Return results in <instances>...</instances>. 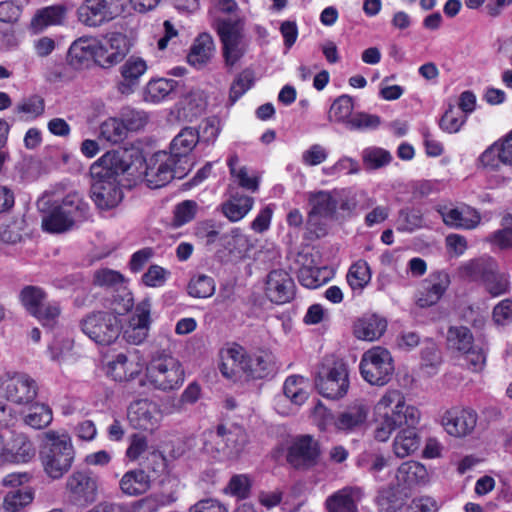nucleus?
<instances>
[{
	"instance_id": "nucleus-3",
	"label": "nucleus",
	"mask_w": 512,
	"mask_h": 512,
	"mask_svg": "<svg viewBox=\"0 0 512 512\" xmlns=\"http://www.w3.org/2000/svg\"><path fill=\"white\" fill-rule=\"evenodd\" d=\"M88 214V203L78 192H71L43 213L41 225L46 232L64 233L83 222Z\"/></svg>"
},
{
	"instance_id": "nucleus-49",
	"label": "nucleus",
	"mask_w": 512,
	"mask_h": 512,
	"mask_svg": "<svg viewBox=\"0 0 512 512\" xmlns=\"http://www.w3.org/2000/svg\"><path fill=\"white\" fill-rule=\"evenodd\" d=\"M187 289L191 297L209 298L215 293L216 285L212 277L198 274L190 279Z\"/></svg>"
},
{
	"instance_id": "nucleus-32",
	"label": "nucleus",
	"mask_w": 512,
	"mask_h": 512,
	"mask_svg": "<svg viewBox=\"0 0 512 512\" xmlns=\"http://www.w3.org/2000/svg\"><path fill=\"white\" fill-rule=\"evenodd\" d=\"M67 14V7L64 5H52L36 11L30 22V30L33 34L43 32L49 26L63 24Z\"/></svg>"
},
{
	"instance_id": "nucleus-17",
	"label": "nucleus",
	"mask_w": 512,
	"mask_h": 512,
	"mask_svg": "<svg viewBox=\"0 0 512 512\" xmlns=\"http://www.w3.org/2000/svg\"><path fill=\"white\" fill-rule=\"evenodd\" d=\"M316 387L321 395L329 399L344 397L349 388L348 369L343 363H336L324 376L316 379Z\"/></svg>"
},
{
	"instance_id": "nucleus-27",
	"label": "nucleus",
	"mask_w": 512,
	"mask_h": 512,
	"mask_svg": "<svg viewBox=\"0 0 512 512\" xmlns=\"http://www.w3.org/2000/svg\"><path fill=\"white\" fill-rule=\"evenodd\" d=\"M77 9L78 20L88 27H99L112 20L114 13L107 0H84Z\"/></svg>"
},
{
	"instance_id": "nucleus-44",
	"label": "nucleus",
	"mask_w": 512,
	"mask_h": 512,
	"mask_svg": "<svg viewBox=\"0 0 512 512\" xmlns=\"http://www.w3.org/2000/svg\"><path fill=\"white\" fill-rule=\"evenodd\" d=\"M390 458L381 453L364 452L358 460L357 466L366 470L377 481H382L381 472L389 466Z\"/></svg>"
},
{
	"instance_id": "nucleus-15",
	"label": "nucleus",
	"mask_w": 512,
	"mask_h": 512,
	"mask_svg": "<svg viewBox=\"0 0 512 512\" xmlns=\"http://www.w3.org/2000/svg\"><path fill=\"white\" fill-rule=\"evenodd\" d=\"M211 436L217 440L221 439L223 445L217 447V452H221L228 457L238 455L247 443V434L242 427L231 425L226 427L219 425L216 431H208L205 434V448L211 451Z\"/></svg>"
},
{
	"instance_id": "nucleus-42",
	"label": "nucleus",
	"mask_w": 512,
	"mask_h": 512,
	"mask_svg": "<svg viewBox=\"0 0 512 512\" xmlns=\"http://www.w3.org/2000/svg\"><path fill=\"white\" fill-rule=\"evenodd\" d=\"M199 142V132L192 127L183 128L172 140L170 153L174 159L187 156Z\"/></svg>"
},
{
	"instance_id": "nucleus-47",
	"label": "nucleus",
	"mask_w": 512,
	"mask_h": 512,
	"mask_svg": "<svg viewBox=\"0 0 512 512\" xmlns=\"http://www.w3.org/2000/svg\"><path fill=\"white\" fill-rule=\"evenodd\" d=\"M346 279L352 290L362 291L371 281L369 264L364 260H358L350 266Z\"/></svg>"
},
{
	"instance_id": "nucleus-36",
	"label": "nucleus",
	"mask_w": 512,
	"mask_h": 512,
	"mask_svg": "<svg viewBox=\"0 0 512 512\" xmlns=\"http://www.w3.org/2000/svg\"><path fill=\"white\" fill-rule=\"evenodd\" d=\"M141 371L138 362L130 360L127 355L120 353L107 363L106 373L115 381H128L134 379Z\"/></svg>"
},
{
	"instance_id": "nucleus-19",
	"label": "nucleus",
	"mask_w": 512,
	"mask_h": 512,
	"mask_svg": "<svg viewBox=\"0 0 512 512\" xmlns=\"http://www.w3.org/2000/svg\"><path fill=\"white\" fill-rule=\"evenodd\" d=\"M66 489L75 503L88 505L97 498V478L89 472L75 471L68 477Z\"/></svg>"
},
{
	"instance_id": "nucleus-14",
	"label": "nucleus",
	"mask_w": 512,
	"mask_h": 512,
	"mask_svg": "<svg viewBox=\"0 0 512 512\" xmlns=\"http://www.w3.org/2000/svg\"><path fill=\"white\" fill-rule=\"evenodd\" d=\"M339 192L334 189L331 191L319 190L307 193V201L310 207L307 217V225L310 229L319 224L320 220H330L336 215L338 207Z\"/></svg>"
},
{
	"instance_id": "nucleus-6",
	"label": "nucleus",
	"mask_w": 512,
	"mask_h": 512,
	"mask_svg": "<svg viewBox=\"0 0 512 512\" xmlns=\"http://www.w3.org/2000/svg\"><path fill=\"white\" fill-rule=\"evenodd\" d=\"M461 273L474 281H482L492 296H499L508 290V277L498 272L497 262L489 256L470 260L463 264Z\"/></svg>"
},
{
	"instance_id": "nucleus-35",
	"label": "nucleus",
	"mask_w": 512,
	"mask_h": 512,
	"mask_svg": "<svg viewBox=\"0 0 512 512\" xmlns=\"http://www.w3.org/2000/svg\"><path fill=\"white\" fill-rule=\"evenodd\" d=\"M387 329L385 318L370 314L358 319L354 324V335L361 340H378Z\"/></svg>"
},
{
	"instance_id": "nucleus-37",
	"label": "nucleus",
	"mask_w": 512,
	"mask_h": 512,
	"mask_svg": "<svg viewBox=\"0 0 512 512\" xmlns=\"http://www.w3.org/2000/svg\"><path fill=\"white\" fill-rule=\"evenodd\" d=\"M420 447V436L415 427L402 428L395 436L392 451L398 458H405L415 453Z\"/></svg>"
},
{
	"instance_id": "nucleus-38",
	"label": "nucleus",
	"mask_w": 512,
	"mask_h": 512,
	"mask_svg": "<svg viewBox=\"0 0 512 512\" xmlns=\"http://www.w3.org/2000/svg\"><path fill=\"white\" fill-rule=\"evenodd\" d=\"M97 39L93 37H80L69 47L68 58L71 64L81 65L90 59L96 62Z\"/></svg>"
},
{
	"instance_id": "nucleus-5",
	"label": "nucleus",
	"mask_w": 512,
	"mask_h": 512,
	"mask_svg": "<svg viewBox=\"0 0 512 512\" xmlns=\"http://www.w3.org/2000/svg\"><path fill=\"white\" fill-rule=\"evenodd\" d=\"M374 409L400 427H416L421 420L420 410L408 404L404 394L397 389L387 390L377 401Z\"/></svg>"
},
{
	"instance_id": "nucleus-63",
	"label": "nucleus",
	"mask_w": 512,
	"mask_h": 512,
	"mask_svg": "<svg viewBox=\"0 0 512 512\" xmlns=\"http://www.w3.org/2000/svg\"><path fill=\"white\" fill-rule=\"evenodd\" d=\"M479 162L482 166L496 170L500 164H504L502 156V140H498L490 145L484 152L479 156Z\"/></svg>"
},
{
	"instance_id": "nucleus-50",
	"label": "nucleus",
	"mask_w": 512,
	"mask_h": 512,
	"mask_svg": "<svg viewBox=\"0 0 512 512\" xmlns=\"http://www.w3.org/2000/svg\"><path fill=\"white\" fill-rule=\"evenodd\" d=\"M44 111V99L38 95L24 98L15 107V112L22 115L21 118L24 120H34L41 116Z\"/></svg>"
},
{
	"instance_id": "nucleus-26",
	"label": "nucleus",
	"mask_w": 512,
	"mask_h": 512,
	"mask_svg": "<svg viewBox=\"0 0 512 512\" xmlns=\"http://www.w3.org/2000/svg\"><path fill=\"white\" fill-rule=\"evenodd\" d=\"M150 301L145 299L141 301L135 310V314L131 317L128 326L124 330V338L128 343L139 345L148 336Z\"/></svg>"
},
{
	"instance_id": "nucleus-33",
	"label": "nucleus",
	"mask_w": 512,
	"mask_h": 512,
	"mask_svg": "<svg viewBox=\"0 0 512 512\" xmlns=\"http://www.w3.org/2000/svg\"><path fill=\"white\" fill-rule=\"evenodd\" d=\"M254 198L230 187L229 198L221 205V211L231 222L243 219L253 208Z\"/></svg>"
},
{
	"instance_id": "nucleus-46",
	"label": "nucleus",
	"mask_w": 512,
	"mask_h": 512,
	"mask_svg": "<svg viewBox=\"0 0 512 512\" xmlns=\"http://www.w3.org/2000/svg\"><path fill=\"white\" fill-rule=\"evenodd\" d=\"M473 340V335L467 327L451 326L448 329L447 345L450 349L464 354L465 352H469L474 346Z\"/></svg>"
},
{
	"instance_id": "nucleus-12",
	"label": "nucleus",
	"mask_w": 512,
	"mask_h": 512,
	"mask_svg": "<svg viewBox=\"0 0 512 512\" xmlns=\"http://www.w3.org/2000/svg\"><path fill=\"white\" fill-rule=\"evenodd\" d=\"M163 419L159 405L147 398L132 401L127 408V420L135 430L154 433Z\"/></svg>"
},
{
	"instance_id": "nucleus-41",
	"label": "nucleus",
	"mask_w": 512,
	"mask_h": 512,
	"mask_svg": "<svg viewBox=\"0 0 512 512\" xmlns=\"http://www.w3.org/2000/svg\"><path fill=\"white\" fill-rule=\"evenodd\" d=\"M274 364L275 357L269 351H259L253 355H247L246 376L263 378L271 373Z\"/></svg>"
},
{
	"instance_id": "nucleus-53",
	"label": "nucleus",
	"mask_w": 512,
	"mask_h": 512,
	"mask_svg": "<svg viewBox=\"0 0 512 512\" xmlns=\"http://www.w3.org/2000/svg\"><path fill=\"white\" fill-rule=\"evenodd\" d=\"M487 240L500 249H512V215L503 216L501 229L490 234Z\"/></svg>"
},
{
	"instance_id": "nucleus-4",
	"label": "nucleus",
	"mask_w": 512,
	"mask_h": 512,
	"mask_svg": "<svg viewBox=\"0 0 512 512\" xmlns=\"http://www.w3.org/2000/svg\"><path fill=\"white\" fill-rule=\"evenodd\" d=\"M245 26L244 17L217 18L213 26L219 36L224 62L228 67L235 66L247 52Z\"/></svg>"
},
{
	"instance_id": "nucleus-20",
	"label": "nucleus",
	"mask_w": 512,
	"mask_h": 512,
	"mask_svg": "<svg viewBox=\"0 0 512 512\" xmlns=\"http://www.w3.org/2000/svg\"><path fill=\"white\" fill-rule=\"evenodd\" d=\"M295 285L290 275L281 269L271 271L266 280L265 294L276 304L290 302L295 294Z\"/></svg>"
},
{
	"instance_id": "nucleus-23",
	"label": "nucleus",
	"mask_w": 512,
	"mask_h": 512,
	"mask_svg": "<svg viewBox=\"0 0 512 512\" xmlns=\"http://www.w3.org/2000/svg\"><path fill=\"white\" fill-rule=\"evenodd\" d=\"M247 354L243 347L233 344L220 351L219 369L222 375L231 380L246 376Z\"/></svg>"
},
{
	"instance_id": "nucleus-48",
	"label": "nucleus",
	"mask_w": 512,
	"mask_h": 512,
	"mask_svg": "<svg viewBox=\"0 0 512 512\" xmlns=\"http://www.w3.org/2000/svg\"><path fill=\"white\" fill-rule=\"evenodd\" d=\"M177 86V82L172 79H152L146 86V99L157 103L163 101Z\"/></svg>"
},
{
	"instance_id": "nucleus-45",
	"label": "nucleus",
	"mask_w": 512,
	"mask_h": 512,
	"mask_svg": "<svg viewBox=\"0 0 512 512\" xmlns=\"http://www.w3.org/2000/svg\"><path fill=\"white\" fill-rule=\"evenodd\" d=\"M354 103L351 96L343 94L331 104L328 112V120L332 123L348 125L352 117Z\"/></svg>"
},
{
	"instance_id": "nucleus-25",
	"label": "nucleus",
	"mask_w": 512,
	"mask_h": 512,
	"mask_svg": "<svg viewBox=\"0 0 512 512\" xmlns=\"http://www.w3.org/2000/svg\"><path fill=\"white\" fill-rule=\"evenodd\" d=\"M443 222L454 229L470 230L476 228L480 221V213L467 205L460 207L443 206L438 209Z\"/></svg>"
},
{
	"instance_id": "nucleus-51",
	"label": "nucleus",
	"mask_w": 512,
	"mask_h": 512,
	"mask_svg": "<svg viewBox=\"0 0 512 512\" xmlns=\"http://www.w3.org/2000/svg\"><path fill=\"white\" fill-rule=\"evenodd\" d=\"M53 419L52 410L45 404H34L24 417V422L34 429L48 426Z\"/></svg>"
},
{
	"instance_id": "nucleus-9",
	"label": "nucleus",
	"mask_w": 512,
	"mask_h": 512,
	"mask_svg": "<svg viewBox=\"0 0 512 512\" xmlns=\"http://www.w3.org/2000/svg\"><path fill=\"white\" fill-rule=\"evenodd\" d=\"M360 373L371 385H386L393 374L394 366L390 352L380 346L367 350L360 361Z\"/></svg>"
},
{
	"instance_id": "nucleus-28",
	"label": "nucleus",
	"mask_w": 512,
	"mask_h": 512,
	"mask_svg": "<svg viewBox=\"0 0 512 512\" xmlns=\"http://www.w3.org/2000/svg\"><path fill=\"white\" fill-rule=\"evenodd\" d=\"M363 496L357 486H345L328 496L325 507L328 512H357V503Z\"/></svg>"
},
{
	"instance_id": "nucleus-24",
	"label": "nucleus",
	"mask_w": 512,
	"mask_h": 512,
	"mask_svg": "<svg viewBox=\"0 0 512 512\" xmlns=\"http://www.w3.org/2000/svg\"><path fill=\"white\" fill-rule=\"evenodd\" d=\"M450 277L444 271H437L424 280L422 290L417 297V305L421 308L437 304L450 285Z\"/></svg>"
},
{
	"instance_id": "nucleus-58",
	"label": "nucleus",
	"mask_w": 512,
	"mask_h": 512,
	"mask_svg": "<svg viewBox=\"0 0 512 512\" xmlns=\"http://www.w3.org/2000/svg\"><path fill=\"white\" fill-rule=\"evenodd\" d=\"M373 417H374V430H373V436L374 439L378 442H387L392 433L397 429L401 428L397 424L394 423V421L389 420L388 417L383 416L381 413L373 410Z\"/></svg>"
},
{
	"instance_id": "nucleus-39",
	"label": "nucleus",
	"mask_w": 512,
	"mask_h": 512,
	"mask_svg": "<svg viewBox=\"0 0 512 512\" xmlns=\"http://www.w3.org/2000/svg\"><path fill=\"white\" fill-rule=\"evenodd\" d=\"M151 480L149 475L140 469L126 472L120 480L122 492L129 496H137L150 489Z\"/></svg>"
},
{
	"instance_id": "nucleus-13",
	"label": "nucleus",
	"mask_w": 512,
	"mask_h": 512,
	"mask_svg": "<svg viewBox=\"0 0 512 512\" xmlns=\"http://www.w3.org/2000/svg\"><path fill=\"white\" fill-rule=\"evenodd\" d=\"M96 63L102 68H111L126 57L130 51V42L126 35L112 32L97 39Z\"/></svg>"
},
{
	"instance_id": "nucleus-29",
	"label": "nucleus",
	"mask_w": 512,
	"mask_h": 512,
	"mask_svg": "<svg viewBox=\"0 0 512 512\" xmlns=\"http://www.w3.org/2000/svg\"><path fill=\"white\" fill-rule=\"evenodd\" d=\"M428 472L425 466L416 461H406L400 464L395 472L394 486L401 490L412 489L426 483Z\"/></svg>"
},
{
	"instance_id": "nucleus-60",
	"label": "nucleus",
	"mask_w": 512,
	"mask_h": 512,
	"mask_svg": "<svg viewBox=\"0 0 512 512\" xmlns=\"http://www.w3.org/2000/svg\"><path fill=\"white\" fill-rule=\"evenodd\" d=\"M250 489L251 479L249 476L246 474H238L231 477L224 492L238 499H246L250 494Z\"/></svg>"
},
{
	"instance_id": "nucleus-8",
	"label": "nucleus",
	"mask_w": 512,
	"mask_h": 512,
	"mask_svg": "<svg viewBox=\"0 0 512 512\" xmlns=\"http://www.w3.org/2000/svg\"><path fill=\"white\" fill-rule=\"evenodd\" d=\"M82 332L99 345H111L122 330V323L111 311H95L86 315L80 321Z\"/></svg>"
},
{
	"instance_id": "nucleus-52",
	"label": "nucleus",
	"mask_w": 512,
	"mask_h": 512,
	"mask_svg": "<svg viewBox=\"0 0 512 512\" xmlns=\"http://www.w3.org/2000/svg\"><path fill=\"white\" fill-rule=\"evenodd\" d=\"M397 222V230L401 232H413L424 227V219L421 211L414 208L400 210Z\"/></svg>"
},
{
	"instance_id": "nucleus-56",
	"label": "nucleus",
	"mask_w": 512,
	"mask_h": 512,
	"mask_svg": "<svg viewBox=\"0 0 512 512\" xmlns=\"http://www.w3.org/2000/svg\"><path fill=\"white\" fill-rule=\"evenodd\" d=\"M126 132V126L119 118H108L100 126V136L112 143L122 141Z\"/></svg>"
},
{
	"instance_id": "nucleus-10",
	"label": "nucleus",
	"mask_w": 512,
	"mask_h": 512,
	"mask_svg": "<svg viewBox=\"0 0 512 512\" xmlns=\"http://www.w3.org/2000/svg\"><path fill=\"white\" fill-rule=\"evenodd\" d=\"M143 181L151 189L167 185L176 175L177 160L166 151H158L145 159Z\"/></svg>"
},
{
	"instance_id": "nucleus-1",
	"label": "nucleus",
	"mask_w": 512,
	"mask_h": 512,
	"mask_svg": "<svg viewBox=\"0 0 512 512\" xmlns=\"http://www.w3.org/2000/svg\"><path fill=\"white\" fill-rule=\"evenodd\" d=\"M129 168L124 153L108 151L90 167L91 199L100 210H111L123 199L118 176Z\"/></svg>"
},
{
	"instance_id": "nucleus-59",
	"label": "nucleus",
	"mask_w": 512,
	"mask_h": 512,
	"mask_svg": "<svg viewBox=\"0 0 512 512\" xmlns=\"http://www.w3.org/2000/svg\"><path fill=\"white\" fill-rule=\"evenodd\" d=\"M33 498L34 494L30 489L11 491L4 498L3 508L7 512H17L30 504Z\"/></svg>"
},
{
	"instance_id": "nucleus-18",
	"label": "nucleus",
	"mask_w": 512,
	"mask_h": 512,
	"mask_svg": "<svg viewBox=\"0 0 512 512\" xmlns=\"http://www.w3.org/2000/svg\"><path fill=\"white\" fill-rule=\"evenodd\" d=\"M370 408L363 400H357L339 412L333 418V426L337 432L350 434L365 428Z\"/></svg>"
},
{
	"instance_id": "nucleus-31",
	"label": "nucleus",
	"mask_w": 512,
	"mask_h": 512,
	"mask_svg": "<svg viewBox=\"0 0 512 512\" xmlns=\"http://www.w3.org/2000/svg\"><path fill=\"white\" fill-rule=\"evenodd\" d=\"M230 176L240 188L256 193L260 186V176L250 170L246 165H240V159L236 153L230 154L227 160Z\"/></svg>"
},
{
	"instance_id": "nucleus-21",
	"label": "nucleus",
	"mask_w": 512,
	"mask_h": 512,
	"mask_svg": "<svg viewBox=\"0 0 512 512\" xmlns=\"http://www.w3.org/2000/svg\"><path fill=\"white\" fill-rule=\"evenodd\" d=\"M441 423L449 435L463 437L474 430L477 414L473 410L455 407L443 414Z\"/></svg>"
},
{
	"instance_id": "nucleus-64",
	"label": "nucleus",
	"mask_w": 512,
	"mask_h": 512,
	"mask_svg": "<svg viewBox=\"0 0 512 512\" xmlns=\"http://www.w3.org/2000/svg\"><path fill=\"white\" fill-rule=\"evenodd\" d=\"M61 314V308L58 302H44L41 307L33 314L44 326L53 327Z\"/></svg>"
},
{
	"instance_id": "nucleus-57",
	"label": "nucleus",
	"mask_w": 512,
	"mask_h": 512,
	"mask_svg": "<svg viewBox=\"0 0 512 512\" xmlns=\"http://www.w3.org/2000/svg\"><path fill=\"white\" fill-rule=\"evenodd\" d=\"M45 298L46 293L37 286H26L20 293L21 303L32 315L41 307Z\"/></svg>"
},
{
	"instance_id": "nucleus-62",
	"label": "nucleus",
	"mask_w": 512,
	"mask_h": 512,
	"mask_svg": "<svg viewBox=\"0 0 512 512\" xmlns=\"http://www.w3.org/2000/svg\"><path fill=\"white\" fill-rule=\"evenodd\" d=\"M329 156L326 147L321 144L315 143L310 145L301 154V163L307 167H314L324 163Z\"/></svg>"
},
{
	"instance_id": "nucleus-2",
	"label": "nucleus",
	"mask_w": 512,
	"mask_h": 512,
	"mask_svg": "<svg viewBox=\"0 0 512 512\" xmlns=\"http://www.w3.org/2000/svg\"><path fill=\"white\" fill-rule=\"evenodd\" d=\"M75 454V448L68 432L49 430L44 433L40 461L49 478L59 480L68 473L73 466Z\"/></svg>"
},
{
	"instance_id": "nucleus-55",
	"label": "nucleus",
	"mask_w": 512,
	"mask_h": 512,
	"mask_svg": "<svg viewBox=\"0 0 512 512\" xmlns=\"http://www.w3.org/2000/svg\"><path fill=\"white\" fill-rule=\"evenodd\" d=\"M362 160L367 169H379L388 165L392 156L389 151L380 147H368L362 152Z\"/></svg>"
},
{
	"instance_id": "nucleus-40",
	"label": "nucleus",
	"mask_w": 512,
	"mask_h": 512,
	"mask_svg": "<svg viewBox=\"0 0 512 512\" xmlns=\"http://www.w3.org/2000/svg\"><path fill=\"white\" fill-rule=\"evenodd\" d=\"M310 387L308 378L301 375H291L284 382L283 392L291 403L300 406L308 399Z\"/></svg>"
},
{
	"instance_id": "nucleus-54",
	"label": "nucleus",
	"mask_w": 512,
	"mask_h": 512,
	"mask_svg": "<svg viewBox=\"0 0 512 512\" xmlns=\"http://www.w3.org/2000/svg\"><path fill=\"white\" fill-rule=\"evenodd\" d=\"M239 6L235 0H212L209 8V16L212 19V26L217 18H235L238 15Z\"/></svg>"
},
{
	"instance_id": "nucleus-22",
	"label": "nucleus",
	"mask_w": 512,
	"mask_h": 512,
	"mask_svg": "<svg viewBox=\"0 0 512 512\" xmlns=\"http://www.w3.org/2000/svg\"><path fill=\"white\" fill-rule=\"evenodd\" d=\"M319 454L318 442L309 435H303L290 446L287 460L296 468L308 467L317 462Z\"/></svg>"
},
{
	"instance_id": "nucleus-11",
	"label": "nucleus",
	"mask_w": 512,
	"mask_h": 512,
	"mask_svg": "<svg viewBox=\"0 0 512 512\" xmlns=\"http://www.w3.org/2000/svg\"><path fill=\"white\" fill-rule=\"evenodd\" d=\"M33 443L22 433H0V467L7 464H24L35 457Z\"/></svg>"
},
{
	"instance_id": "nucleus-34",
	"label": "nucleus",
	"mask_w": 512,
	"mask_h": 512,
	"mask_svg": "<svg viewBox=\"0 0 512 512\" xmlns=\"http://www.w3.org/2000/svg\"><path fill=\"white\" fill-rule=\"evenodd\" d=\"M215 53V43L209 33H201L194 41L187 56L188 63L197 69L205 67Z\"/></svg>"
},
{
	"instance_id": "nucleus-30",
	"label": "nucleus",
	"mask_w": 512,
	"mask_h": 512,
	"mask_svg": "<svg viewBox=\"0 0 512 512\" xmlns=\"http://www.w3.org/2000/svg\"><path fill=\"white\" fill-rule=\"evenodd\" d=\"M146 71V62L140 57L131 56L120 68L122 79L117 84V90L124 95L133 93Z\"/></svg>"
},
{
	"instance_id": "nucleus-7",
	"label": "nucleus",
	"mask_w": 512,
	"mask_h": 512,
	"mask_svg": "<svg viewBox=\"0 0 512 512\" xmlns=\"http://www.w3.org/2000/svg\"><path fill=\"white\" fill-rule=\"evenodd\" d=\"M184 377L181 363L171 355L154 358L146 369L148 383L161 391L179 389L184 382Z\"/></svg>"
},
{
	"instance_id": "nucleus-16",
	"label": "nucleus",
	"mask_w": 512,
	"mask_h": 512,
	"mask_svg": "<svg viewBox=\"0 0 512 512\" xmlns=\"http://www.w3.org/2000/svg\"><path fill=\"white\" fill-rule=\"evenodd\" d=\"M3 391L7 400L17 405H27L37 396L36 381L25 373L8 374L3 384Z\"/></svg>"
},
{
	"instance_id": "nucleus-43",
	"label": "nucleus",
	"mask_w": 512,
	"mask_h": 512,
	"mask_svg": "<svg viewBox=\"0 0 512 512\" xmlns=\"http://www.w3.org/2000/svg\"><path fill=\"white\" fill-rule=\"evenodd\" d=\"M206 109V100L202 92L191 91L180 102L179 116L185 121L193 122Z\"/></svg>"
},
{
	"instance_id": "nucleus-61",
	"label": "nucleus",
	"mask_w": 512,
	"mask_h": 512,
	"mask_svg": "<svg viewBox=\"0 0 512 512\" xmlns=\"http://www.w3.org/2000/svg\"><path fill=\"white\" fill-rule=\"evenodd\" d=\"M466 121V116L450 106L441 117L439 126L447 133H457Z\"/></svg>"
}]
</instances>
